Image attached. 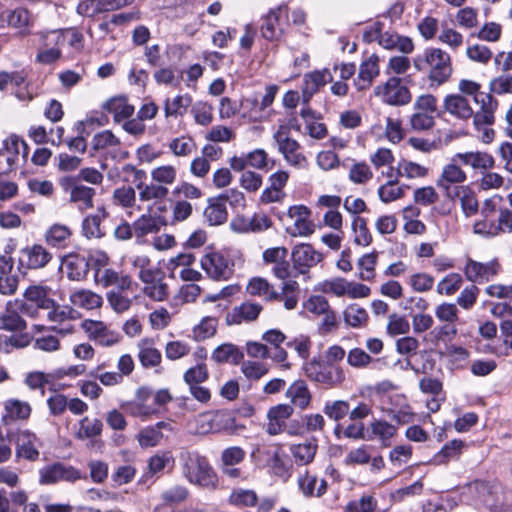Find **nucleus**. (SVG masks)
Returning <instances> with one entry per match:
<instances>
[{
	"label": "nucleus",
	"mask_w": 512,
	"mask_h": 512,
	"mask_svg": "<svg viewBox=\"0 0 512 512\" xmlns=\"http://www.w3.org/2000/svg\"><path fill=\"white\" fill-rule=\"evenodd\" d=\"M418 71H428L430 86L439 87L446 83L453 72L450 55L440 48H429L414 59Z\"/></svg>",
	"instance_id": "f257e3e1"
},
{
	"label": "nucleus",
	"mask_w": 512,
	"mask_h": 512,
	"mask_svg": "<svg viewBox=\"0 0 512 512\" xmlns=\"http://www.w3.org/2000/svg\"><path fill=\"white\" fill-rule=\"evenodd\" d=\"M182 473L191 483L208 490L218 486V477L206 457L196 451H183L180 454Z\"/></svg>",
	"instance_id": "f03ea898"
},
{
	"label": "nucleus",
	"mask_w": 512,
	"mask_h": 512,
	"mask_svg": "<svg viewBox=\"0 0 512 512\" xmlns=\"http://www.w3.org/2000/svg\"><path fill=\"white\" fill-rule=\"evenodd\" d=\"M459 160L451 158L450 163L443 166L436 185L442 190L445 197L450 200L457 199L459 191L464 188L463 183L467 180L465 171L458 165Z\"/></svg>",
	"instance_id": "7ed1b4c3"
},
{
	"label": "nucleus",
	"mask_w": 512,
	"mask_h": 512,
	"mask_svg": "<svg viewBox=\"0 0 512 512\" xmlns=\"http://www.w3.org/2000/svg\"><path fill=\"white\" fill-rule=\"evenodd\" d=\"M305 373L311 380L334 387L345 380L343 369L332 363L313 359L305 365Z\"/></svg>",
	"instance_id": "20e7f679"
},
{
	"label": "nucleus",
	"mask_w": 512,
	"mask_h": 512,
	"mask_svg": "<svg viewBox=\"0 0 512 512\" xmlns=\"http://www.w3.org/2000/svg\"><path fill=\"white\" fill-rule=\"evenodd\" d=\"M374 95L393 106L406 105L412 98L409 89L401 84L398 77H390L385 83L377 85L374 88Z\"/></svg>",
	"instance_id": "39448f33"
},
{
	"label": "nucleus",
	"mask_w": 512,
	"mask_h": 512,
	"mask_svg": "<svg viewBox=\"0 0 512 512\" xmlns=\"http://www.w3.org/2000/svg\"><path fill=\"white\" fill-rule=\"evenodd\" d=\"M200 265L208 277L213 280H228L233 274V263L220 252L212 251L204 254Z\"/></svg>",
	"instance_id": "423d86ee"
},
{
	"label": "nucleus",
	"mask_w": 512,
	"mask_h": 512,
	"mask_svg": "<svg viewBox=\"0 0 512 512\" xmlns=\"http://www.w3.org/2000/svg\"><path fill=\"white\" fill-rule=\"evenodd\" d=\"M62 189L69 194V201L75 204L80 210H87L94 206L93 199L96 190L93 187L84 185L70 177L60 179Z\"/></svg>",
	"instance_id": "0eeeda50"
},
{
	"label": "nucleus",
	"mask_w": 512,
	"mask_h": 512,
	"mask_svg": "<svg viewBox=\"0 0 512 512\" xmlns=\"http://www.w3.org/2000/svg\"><path fill=\"white\" fill-rule=\"evenodd\" d=\"M323 258V254L317 251L310 243L297 244L291 252L293 268L301 275L308 274L310 269L323 261Z\"/></svg>",
	"instance_id": "6e6552de"
},
{
	"label": "nucleus",
	"mask_w": 512,
	"mask_h": 512,
	"mask_svg": "<svg viewBox=\"0 0 512 512\" xmlns=\"http://www.w3.org/2000/svg\"><path fill=\"white\" fill-rule=\"evenodd\" d=\"M139 279L145 284L143 292L155 301H163L168 297V286L164 282V272L156 267L139 271Z\"/></svg>",
	"instance_id": "1a4fd4ad"
},
{
	"label": "nucleus",
	"mask_w": 512,
	"mask_h": 512,
	"mask_svg": "<svg viewBox=\"0 0 512 512\" xmlns=\"http://www.w3.org/2000/svg\"><path fill=\"white\" fill-rule=\"evenodd\" d=\"M288 217L293 220L286 232L292 237H308L315 231V225L310 220L311 211L304 205H294L288 209Z\"/></svg>",
	"instance_id": "9d476101"
},
{
	"label": "nucleus",
	"mask_w": 512,
	"mask_h": 512,
	"mask_svg": "<svg viewBox=\"0 0 512 512\" xmlns=\"http://www.w3.org/2000/svg\"><path fill=\"white\" fill-rule=\"evenodd\" d=\"M94 281L103 288L115 286L120 291L130 290L132 287V279L129 275L106 267L99 260L97 261V267L94 269Z\"/></svg>",
	"instance_id": "9b49d317"
},
{
	"label": "nucleus",
	"mask_w": 512,
	"mask_h": 512,
	"mask_svg": "<svg viewBox=\"0 0 512 512\" xmlns=\"http://www.w3.org/2000/svg\"><path fill=\"white\" fill-rule=\"evenodd\" d=\"M47 319L50 322L64 324L63 326L53 325L48 327L49 331L55 332L61 336L71 335L75 332L73 324H65L68 320L76 318V311L70 306H61L54 301L53 307L46 308Z\"/></svg>",
	"instance_id": "f8f14e48"
},
{
	"label": "nucleus",
	"mask_w": 512,
	"mask_h": 512,
	"mask_svg": "<svg viewBox=\"0 0 512 512\" xmlns=\"http://www.w3.org/2000/svg\"><path fill=\"white\" fill-rule=\"evenodd\" d=\"M85 478L86 476L78 469L62 463H55L40 470L41 484H54L60 481L75 482Z\"/></svg>",
	"instance_id": "ddd939ff"
},
{
	"label": "nucleus",
	"mask_w": 512,
	"mask_h": 512,
	"mask_svg": "<svg viewBox=\"0 0 512 512\" xmlns=\"http://www.w3.org/2000/svg\"><path fill=\"white\" fill-rule=\"evenodd\" d=\"M380 58L373 53L362 60L359 65L357 77L354 79V87L363 92L372 87L375 79L380 75Z\"/></svg>",
	"instance_id": "4468645a"
},
{
	"label": "nucleus",
	"mask_w": 512,
	"mask_h": 512,
	"mask_svg": "<svg viewBox=\"0 0 512 512\" xmlns=\"http://www.w3.org/2000/svg\"><path fill=\"white\" fill-rule=\"evenodd\" d=\"M81 327L89 339L96 341L101 346L110 347L120 340L119 333L110 330L102 321L85 319L82 321Z\"/></svg>",
	"instance_id": "2eb2a0df"
},
{
	"label": "nucleus",
	"mask_w": 512,
	"mask_h": 512,
	"mask_svg": "<svg viewBox=\"0 0 512 512\" xmlns=\"http://www.w3.org/2000/svg\"><path fill=\"white\" fill-rule=\"evenodd\" d=\"M500 264L496 260L487 263L467 259L464 267L466 278L473 283L488 282L499 273Z\"/></svg>",
	"instance_id": "dca6fc26"
},
{
	"label": "nucleus",
	"mask_w": 512,
	"mask_h": 512,
	"mask_svg": "<svg viewBox=\"0 0 512 512\" xmlns=\"http://www.w3.org/2000/svg\"><path fill=\"white\" fill-rule=\"evenodd\" d=\"M21 255L20 265L31 270L44 268L52 260V254L41 244L24 247Z\"/></svg>",
	"instance_id": "f3484780"
},
{
	"label": "nucleus",
	"mask_w": 512,
	"mask_h": 512,
	"mask_svg": "<svg viewBox=\"0 0 512 512\" xmlns=\"http://www.w3.org/2000/svg\"><path fill=\"white\" fill-rule=\"evenodd\" d=\"M294 408L289 404H278L269 408L265 431L271 435H279L286 430V420L293 414Z\"/></svg>",
	"instance_id": "a211bd4d"
},
{
	"label": "nucleus",
	"mask_w": 512,
	"mask_h": 512,
	"mask_svg": "<svg viewBox=\"0 0 512 512\" xmlns=\"http://www.w3.org/2000/svg\"><path fill=\"white\" fill-rule=\"evenodd\" d=\"M103 431V423L98 418L83 417L78 422V428L74 433V437L78 440L84 441L91 439V446L103 447V442L96 439L101 436Z\"/></svg>",
	"instance_id": "6ab92c4d"
},
{
	"label": "nucleus",
	"mask_w": 512,
	"mask_h": 512,
	"mask_svg": "<svg viewBox=\"0 0 512 512\" xmlns=\"http://www.w3.org/2000/svg\"><path fill=\"white\" fill-rule=\"evenodd\" d=\"M332 80L333 77L328 69L315 70L305 74L301 88L304 103H308L321 87L325 86L328 82H332Z\"/></svg>",
	"instance_id": "aec40b11"
},
{
	"label": "nucleus",
	"mask_w": 512,
	"mask_h": 512,
	"mask_svg": "<svg viewBox=\"0 0 512 512\" xmlns=\"http://www.w3.org/2000/svg\"><path fill=\"white\" fill-rule=\"evenodd\" d=\"M263 310V306L256 302L246 301L239 306H235L231 312L226 315L228 325H238L243 322L255 321Z\"/></svg>",
	"instance_id": "412c9836"
},
{
	"label": "nucleus",
	"mask_w": 512,
	"mask_h": 512,
	"mask_svg": "<svg viewBox=\"0 0 512 512\" xmlns=\"http://www.w3.org/2000/svg\"><path fill=\"white\" fill-rule=\"evenodd\" d=\"M39 439L29 430H21L16 439V456L29 461H36L39 458Z\"/></svg>",
	"instance_id": "4be33fe9"
},
{
	"label": "nucleus",
	"mask_w": 512,
	"mask_h": 512,
	"mask_svg": "<svg viewBox=\"0 0 512 512\" xmlns=\"http://www.w3.org/2000/svg\"><path fill=\"white\" fill-rule=\"evenodd\" d=\"M444 112L460 120H468L473 116L469 100L461 94H449L443 101Z\"/></svg>",
	"instance_id": "5701e85b"
},
{
	"label": "nucleus",
	"mask_w": 512,
	"mask_h": 512,
	"mask_svg": "<svg viewBox=\"0 0 512 512\" xmlns=\"http://www.w3.org/2000/svg\"><path fill=\"white\" fill-rule=\"evenodd\" d=\"M497 211V203L494 198L485 199L480 209L481 219L473 224V232L485 238L492 237V230L488 225H495L493 217Z\"/></svg>",
	"instance_id": "b1692460"
},
{
	"label": "nucleus",
	"mask_w": 512,
	"mask_h": 512,
	"mask_svg": "<svg viewBox=\"0 0 512 512\" xmlns=\"http://www.w3.org/2000/svg\"><path fill=\"white\" fill-rule=\"evenodd\" d=\"M286 6H278L271 9L264 17L261 25L262 36L270 41L278 40L283 34V28L280 24V14Z\"/></svg>",
	"instance_id": "393cba45"
},
{
	"label": "nucleus",
	"mask_w": 512,
	"mask_h": 512,
	"mask_svg": "<svg viewBox=\"0 0 512 512\" xmlns=\"http://www.w3.org/2000/svg\"><path fill=\"white\" fill-rule=\"evenodd\" d=\"M44 45L46 49L41 50L37 54V60L42 64H51L58 60L61 56V51L57 47H49L50 45L59 46L64 42V36L56 31L50 32L43 36Z\"/></svg>",
	"instance_id": "a878e982"
},
{
	"label": "nucleus",
	"mask_w": 512,
	"mask_h": 512,
	"mask_svg": "<svg viewBox=\"0 0 512 512\" xmlns=\"http://www.w3.org/2000/svg\"><path fill=\"white\" fill-rule=\"evenodd\" d=\"M32 412L31 405L16 398H10L4 402V414L2 421L9 423L17 420H27Z\"/></svg>",
	"instance_id": "bb28decb"
},
{
	"label": "nucleus",
	"mask_w": 512,
	"mask_h": 512,
	"mask_svg": "<svg viewBox=\"0 0 512 512\" xmlns=\"http://www.w3.org/2000/svg\"><path fill=\"white\" fill-rule=\"evenodd\" d=\"M109 216L106 209L101 206L98 207L95 214H90L83 219L82 233L87 239L102 238L105 235L101 227V223Z\"/></svg>",
	"instance_id": "cd10ccee"
},
{
	"label": "nucleus",
	"mask_w": 512,
	"mask_h": 512,
	"mask_svg": "<svg viewBox=\"0 0 512 512\" xmlns=\"http://www.w3.org/2000/svg\"><path fill=\"white\" fill-rule=\"evenodd\" d=\"M103 109L113 115L115 123H121L131 118L134 114V106L128 103L126 97H114L103 104Z\"/></svg>",
	"instance_id": "c85d7f7f"
},
{
	"label": "nucleus",
	"mask_w": 512,
	"mask_h": 512,
	"mask_svg": "<svg viewBox=\"0 0 512 512\" xmlns=\"http://www.w3.org/2000/svg\"><path fill=\"white\" fill-rule=\"evenodd\" d=\"M318 450V441L316 438L307 439L302 443L292 444L290 452L294 462L299 465H308L313 462Z\"/></svg>",
	"instance_id": "c756f323"
},
{
	"label": "nucleus",
	"mask_w": 512,
	"mask_h": 512,
	"mask_svg": "<svg viewBox=\"0 0 512 512\" xmlns=\"http://www.w3.org/2000/svg\"><path fill=\"white\" fill-rule=\"evenodd\" d=\"M367 440L377 439L383 447H389L397 434V427L384 420H375L369 425Z\"/></svg>",
	"instance_id": "7c9ffc66"
},
{
	"label": "nucleus",
	"mask_w": 512,
	"mask_h": 512,
	"mask_svg": "<svg viewBox=\"0 0 512 512\" xmlns=\"http://www.w3.org/2000/svg\"><path fill=\"white\" fill-rule=\"evenodd\" d=\"M27 328V322L13 308V302L6 303L5 310L0 312V329L10 332H22Z\"/></svg>",
	"instance_id": "2f4dec72"
},
{
	"label": "nucleus",
	"mask_w": 512,
	"mask_h": 512,
	"mask_svg": "<svg viewBox=\"0 0 512 512\" xmlns=\"http://www.w3.org/2000/svg\"><path fill=\"white\" fill-rule=\"evenodd\" d=\"M217 413H200L187 422L188 430L195 435H206L218 430L215 425Z\"/></svg>",
	"instance_id": "473e14b6"
},
{
	"label": "nucleus",
	"mask_w": 512,
	"mask_h": 512,
	"mask_svg": "<svg viewBox=\"0 0 512 512\" xmlns=\"http://www.w3.org/2000/svg\"><path fill=\"white\" fill-rule=\"evenodd\" d=\"M207 206L203 211L205 220L211 226L221 225L228 218L226 205L222 202V198L212 197L207 201Z\"/></svg>",
	"instance_id": "72a5a7b5"
},
{
	"label": "nucleus",
	"mask_w": 512,
	"mask_h": 512,
	"mask_svg": "<svg viewBox=\"0 0 512 512\" xmlns=\"http://www.w3.org/2000/svg\"><path fill=\"white\" fill-rule=\"evenodd\" d=\"M69 300L74 306L85 310L98 309L103 305L102 296L88 289L74 291Z\"/></svg>",
	"instance_id": "f704fd0d"
},
{
	"label": "nucleus",
	"mask_w": 512,
	"mask_h": 512,
	"mask_svg": "<svg viewBox=\"0 0 512 512\" xmlns=\"http://www.w3.org/2000/svg\"><path fill=\"white\" fill-rule=\"evenodd\" d=\"M454 160H459L460 163L474 169H490L495 164L494 158L490 154L480 151L457 153L454 155Z\"/></svg>",
	"instance_id": "c9c22d12"
},
{
	"label": "nucleus",
	"mask_w": 512,
	"mask_h": 512,
	"mask_svg": "<svg viewBox=\"0 0 512 512\" xmlns=\"http://www.w3.org/2000/svg\"><path fill=\"white\" fill-rule=\"evenodd\" d=\"M63 264L70 280L80 281L88 274L89 264L83 256L69 254L64 258Z\"/></svg>",
	"instance_id": "e433bc0d"
},
{
	"label": "nucleus",
	"mask_w": 512,
	"mask_h": 512,
	"mask_svg": "<svg viewBox=\"0 0 512 512\" xmlns=\"http://www.w3.org/2000/svg\"><path fill=\"white\" fill-rule=\"evenodd\" d=\"M211 359L218 363H231L237 365L244 359L243 352L232 343H224L214 349Z\"/></svg>",
	"instance_id": "4c0bfd02"
},
{
	"label": "nucleus",
	"mask_w": 512,
	"mask_h": 512,
	"mask_svg": "<svg viewBox=\"0 0 512 512\" xmlns=\"http://www.w3.org/2000/svg\"><path fill=\"white\" fill-rule=\"evenodd\" d=\"M138 349V358L143 367H155L161 363V352L154 347L152 339H141L138 343Z\"/></svg>",
	"instance_id": "58836bf2"
},
{
	"label": "nucleus",
	"mask_w": 512,
	"mask_h": 512,
	"mask_svg": "<svg viewBox=\"0 0 512 512\" xmlns=\"http://www.w3.org/2000/svg\"><path fill=\"white\" fill-rule=\"evenodd\" d=\"M71 236L72 231L70 227L64 224L55 223L46 230L44 239L51 247L64 248L67 246Z\"/></svg>",
	"instance_id": "ea45409f"
},
{
	"label": "nucleus",
	"mask_w": 512,
	"mask_h": 512,
	"mask_svg": "<svg viewBox=\"0 0 512 512\" xmlns=\"http://www.w3.org/2000/svg\"><path fill=\"white\" fill-rule=\"evenodd\" d=\"M298 485L306 497H321L327 491L326 480H318L317 476L308 472L299 477Z\"/></svg>",
	"instance_id": "a19ab883"
},
{
	"label": "nucleus",
	"mask_w": 512,
	"mask_h": 512,
	"mask_svg": "<svg viewBox=\"0 0 512 512\" xmlns=\"http://www.w3.org/2000/svg\"><path fill=\"white\" fill-rule=\"evenodd\" d=\"M300 295V286L296 280H286L282 283L281 291L274 301H281L285 309L293 310L296 308Z\"/></svg>",
	"instance_id": "79ce46f5"
},
{
	"label": "nucleus",
	"mask_w": 512,
	"mask_h": 512,
	"mask_svg": "<svg viewBox=\"0 0 512 512\" xmlns=\"http://www.w3.org/2000/svg\"><path fill=\"white\" fill-rule=\"evenodd\" d=\"M286 396L295 406L301 409L308 407L311 402V393L303 380L292 383L286 390Z\"/></svg>",
	"instance_id": "37998d69"
},
{
	"label": "nucleus",
	"mask_w": 512,
	"mask_h": 512,
	"mask_svg": "<svg viewBox=\"0 0 512 512\" xmlns=\"http://www.w3.org/2000/svg\"><path fill=\"white\" fill-rule=\"evenodd\" d=\"M50 288L39 285H31L24 292V298L38 308L45 310L53 307L54 300L49 297Z\"/></svg>",
	"instance_id": "c03bdc74"
},
{
	"label": "nucleus",
	"mask_w": 512,
	"mask_h": 512,
	"mask_svg": "<svg viewBox=\"0 0 512 512\" xmlns=\"http://www.w3.org/2000/svg\"><path fill=\"white\" fill-rule=\"evenodd\" d=\"M191 103L192 98L189 94L177 95L172 100L167 98L164 102V115L166 118L183 117Z\"/></svg>",
	"instance_id": "a18cd8bd"
},
{
	"label": "nucleus",
	"mask_w": 512,
	"mask_h": 512,
	"mask_svg": "<svg viewBox=\"0 0 512 512\" xmlns=\"http://www.w3.org/2000/svg\"><path fill=\"white\" fill-rule=\"evenodd\" d=\"M246 290L250 295L263 297L269 302L274 301L278 297V291L265 278L261 277L252 278Z\"/></svg>",
	"instance_id": "49530a36"
},
{
	"label": "nucleus",
	"mask_w": 512,
	"mask_h": 512,
	"mask_svg": "<svg viewBox=\"0 0 512 512\" xmlns=\"http://www.w3.org/2000/svg\"><path fill=\"white\" fill-rule=\"evenodd\" d=\"M139 190V199L143 202L162 201L167 198L169 190L166 186L160 185L153 181L150 184H137Z\"/></svg>",
	"instance_id": "de8ad7c7"
},
{
	"label": "nucleus",
	"mask_w": 512,
	"mask_h": 512,
	"mask_svg": "<svg viewBox=\"0 0 512 512\" xmlns=\"http://www.w3.org/2000/svg\"><path fill=\"white\" fill-rule=\"evenodd\" d=\"M377 262V252H371L361 256L357 261V268L359 270L358 278L362 281H373L376 276Z\"/></svg>",
	"instance_id": "09e8293b"
},
{
	"label": "nucleus",
	"mask_w": 512,
	"mask_h": 512,
	"mask_svg": "<svg viewBox=\"0 0 512 512\" xmlns=\"http://www.w3.org/2000/svg\"><path fill=\"white\" fill-rule=\"evenodd\" d=\"M274 140L278 144V150L283 156L288 153L299 150L300 144L289 137V127L287 125H280L273 135Z\"/></svg>",
	"instance_id": "8fccbe9b"
},
{
	"label": "nucleus",
	"mask_w": 512,
	"mask_h": 512,
	"mask_svg": "<svg viewBox=\"0 0 512 512\" xmlns=\"http://www.w3.org/2000/svg\"><path fill=\"white\" fill-rule=\"evenodd\" d=\"M189 490L183 485H174L164 490L160 498L163 505L173 506L185 502L189 498Z\"/></svg>",
	"instance_id": "3c124183"
},
{
	"label": "nucleus",
	"mask_w": 512,
	"mask_h": 512,
	"mask_svg": "<svg viewBox=\"0 0 512 512\" xmlns=\"http://www.w3.org/2000/svg\"><path fill=\"white\" fill-rule=\"evenodd\" d=\"M28 21V12L22 8L5 11L0 14V25L2 27L7 25L14 28H24L28 24Z\"/></svg>",
	"instance_id": "603ef678"
},
{
	"label": "nucleus",
	"mask_w": 512,
	"mask_h": 512,
	"mask_svg": "<svg viewBox=\"0 0 512 512\" xmlns=\"http://www.w3.org/2000/svg\"><path fill=\"white\" fill-rule=\"evenodd\" d=\"M463 447V441L451 440L435 455L434 460L437 464H445L452 459H457L461 455Z\"/></svg>",
	"instance_id": "864d4df0"
},
{
	"label": "nucleus",
	"mask_w": 512,
	"mask_h": 512,
	"mask_svg": "<svg viewBox=\"0 0 512 512\" xmlns=\"http://www.w3.org/2000/svg\"><path fill=\"white\" fill-rule=\"evenodd\" d=\"M343 316L345 323L354 328L364 325L368 320L367 311L356 303L348 305Z\"/></svg>",
	"instance_id": "5fc2aeb1"
},
{
	"label": "nucleus",
	"mask_w": 512,
	"mask_h": 512,
	"mask_svg": "<svg viewBox=\"0 0 512 512\" xmlns=\"http://www.w3.org/2000/svg\"><path fill=\"white\" fill-rule=\"evenodd\" d=\"M428 169L418 163L402 160L398 163L396 168L397 177H406L408 179L425 177Z\"/></svg>",
	"instance_id": "6e6d98bb"
},
{
	"label": "nucleus",
	"mask_w": 512,
	"mask_h": 512,
	"mask_svg": "<svg viewBox=\"0 0 512 512\" xmlns=\"http://www.w3.org/2000/svg\"><path fill=\"white\" fill-rule=\"evenodd\" d=\"M134 233L137 238H142L148 234L156 233L159 226L155 217L150 214H143L133 222Z\"/></svg>",
	"instance_id": "4d7b16f0"
},
{
	"label": "nucleus",
	"mask_w": 512,
	"mask_h": 512,
	"mask_svg": "<svg viewBox=\"0 0 512 512\" xmlns=\"http://www.w3.org/2000/svg\"><path fill=\"white\" fill-rule=\"evenodd\" d=\"M404 187L398 186L397 179L389 180L378 189V196L384 203H390L404 196Z\"/></svg>",
	"instance_id": "13d9d810"
},
{
	"label": "nucleus",
	"mask_w": 512,
	"mask_h": 512,
	"mask_svg": "<svg viewBox=\"0 0 512 512\" xmlns=\"http://www.w3.org/2000/svg\"><path fill=\"white\" fill-rule=\"evenodd\" d=\"M457 198L460 199L461 208L466 217H471L479 211L478 200L469 186H464Z\"/></svg>",
	"instance_id": "bf43d9fd"
},
{
	"label": "nucleus",
	"mask_w": 512,
	"mask_h": 512,
	"mask_svg": "<svg viewBox=\"0 0 512 512\" xmlns=\"http://www.w3.org/2000/svg\"><path fill=\"white\" fill-rule=\"evenodd\" d=\"M348 178L354 184H366L373 178V171L365 162H354L349 168Z\"/></svg>",
	"instance_id": "052dcab7"
},
{
	"label": "nucleus",
	"mask_w": 512,
	"mask_h": 512,
	"mask_svg": "<svg viewBox=\"0 0 512 512\" xmlns=\"http://www.w3.org/2000/svg\"><path fill=\"white\" fill-rule=\"evenodd\" d=\"M354 242L360 246H368L372 242V235L367 227V222L360 216H355L352 221Z\"/></svg>",
	"instance_id": "680f3d73"
},
{
	"label": "nucleus",
	"mask_w": 512,
	"mask_h": 512,
	"mask_svg": "<svg viewBox=\"0 0 512 512\" xmlns=\"http://www.w3.org/2000/svg\"><path fill=\"white\" fill-rule=\"evenodd\" d=\"M259 106V99L256 96L243 98L240 102L242 117L253 122L261 120L264 112L259 109Z\"/></svg>",
	"instance_id": "e2e57ef3"
},
{
	"label": "nucleus",
	"mask_w": 512,
	"mask_h": 512,
	"mask_svg": "<svg viewBox=\"0 0 512 512\" xmlns=\"http://www.w3.org/2000/svg\"><path fill=\"white\" fill-rule=\"evenodd\" d=\"M176 177L177 170L173 165H161L151 171L152 180L166 187L172 185Z\"/></svg>",
	"instance_id": "0e129e2a"
},
{
	"label": "nucleus",
	"mask_w": 512,
	"mask_h": 512,
	"mask_svg": "<svg viewBox=\"0 0 512 512\" xmlns=\"http://www.w3.org/2000/svg\"><path fill=\"white\" fill-rule=\"evenodd\" d=\"M209 378V372L205 363H199L186 370L183 375L184 382L189 386L204 383Z\"/></svg>",
	"instance_id": "69168bd1"
},
{
	"label": "nucleus",
	"mask_w": 512,
	"mask_h": 512,
	"mask_svg": "<svg viewBox=\"0 0 512 512\" xmlns=\"http://www.w3.org/2000/svg\"><path fill=\"white\" fill-rule=\"evenodd\" d=\"M490 231L492 230V237L498 236L502 233H512V211L508 208L499 210L497 223L495 225H488Z\"/></svg>",
	"instance_id": "338daca9"
},
{
	"label": "nucleus",
	"mask_w": 512,
	"mask_h": 512,
	"mask_svg": "<svg viewBox=\"0 0 512 512\" xmlns=\"http://www.w3.org/2000/svg\"><path fill=\"white\" fill-rule=\"evenodd\" d=\"M376 508V499L371 495H364L358 501L348 502L344 512H374Z\"/></svg>",
	"instance_id": "774afa93"
}]
</instances>
